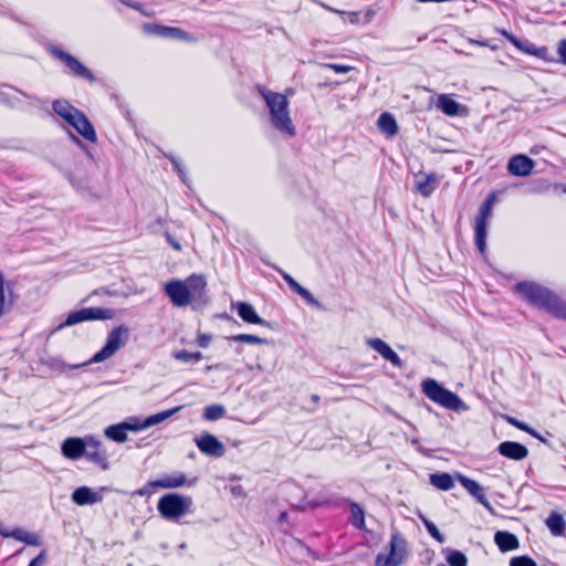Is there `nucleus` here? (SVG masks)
I'll return each instance as SVG.
<instances>
[{
    "mask_svg": "<svg viewBox=\"0 0 566 566\" xmlns=\"http://www.w3.org/2000/svg\"><path fill=\"white\" fill-rule=\"evenodd\" d=\"M352 521L357 527H363L365 523L364 510L356 503L350 505Z\"/></svg>",
    "mask_w": 566,
    "mask_h": 566,
    "instance_id": "ea45409f",
    "label": "nucleus"
},
{
    "mask_svg": "<svg viewBox=\"0 0 566 566\" xmlns=\"http://www.w3.org/2000/svg\"><path fill=\"white\" fill-rule=\"evenodd\" d=\"M237 310L239 316L247 323L250 324H258V325H265V321L261 318L256 312L254 311L253 306L245 302H239L237 304Z\"/></svg>",
    "mask_w": 566,
    "mask_h": 566,
    "instance_id": "4be33fe9",
    "label": "nucleus"
},
{
    "mask_svg": "<svg viewBox=\"0 0 566 566\" xmlns=\"http://www.w3.org/2000/svg\"><path fill=\"white\" fill-rule=\"evenodd\" d=\"M43 364L46 365L48 367H50L51 369H55V370H60V371H64L69 368L74 369V368H78L81 366L86 365L85 363H83V364H78V365H74V366H69L59 358H48V359L43 360Z\"/></svg>",
    "mask_w": 566,
    "mask_h": 566,
    "instance_id": "e433bc0d",
    "label": "nucleus"
},
{
    "mask_svg": "<svg viewBox=\"0 0 566 566\" xmlns=\"http://www.w3.org/2000/svg\"><path fill=\"white\" fill-rule=\"evenodd\" d=\"M406 557V541L398 533H395L390 541V552L388 554H378L376 558V566H400Z\"/></svg>",
    "mask_w": 566,
    "mask_h": 566,
    "instance_id": "6e6552de",
    "label": "nucleus"
},
{
    "mask_svg": "<svg viewBox=\"0 0 566 566\" xmlns=\"http://www.w3.org/2000/svg\"><path fill=\"white\" fill-rule=\"evenodd\" d=\"M212 340V335L210 334H206V333H198L197 334V344L202 347V348H206L210 345Z\"/></svg>",
    "mask_w": 566,
    "mask_h": 566,
    "instance_id": "a18cd8bd",
    "label": "nucleus"
},
{
    "mask_svg": "<svg viewBox=\"0 0 566 566\" xmlns=\"http://www.w3.org/2000/svg\"><path fill=\"white\" fill-rule=\"evenodd\" d=\"M53 109L54 112L61 116L63 119H65L67 123H70L80 112L76 109L73 105H71L67 101H55L53 103Z\"/></svg>",
    "mask_w": 566,
    "mask_h": 566,
    "instance_id": "393cba45",
    "label": "nucleus"
},
{
    "mask_svg": "<svg viewBox=\"0 0 566 566\" xmlns=\"http://www.w3.org/2000/svg\"><path fill=\"white\" fill-rule=\"evenodd\" d=\"M313 400L317 401L318 400V396H313Z\"/></svg>",
    "mask_w": 566,
    "mask_h": 566,
    "instance_id": "bf43d9fd",
    "label": "nucleus"
},
{
    "mask_svg": "<svg viewBox=\"0 0 566 566\" xmlns=\"http://www.w3.org/2000/svg\"><path fill=\"white\" fill-rule=\"evenodd\" d=\"M114 317V310L102 307H86L70 313L65 322L57 326V329H62L67 326H73L86 321H106L112 319Z\"/></svg>",
    "mask_w": 566,
    "mask_h": 566,
    "instance_id": "0eeeda50",
    "label": "nucleus"
},
{
    "mask_svg": "<svg viewBox=\"0 0 566 566\" xmlns=\"http://www.w3.org/2000/svg\"><path fill=\"white\" fill-rule=\"evenodd\" d=\"M510 566H536V563L528 556H517L510 560Z\"/></svg>",
    "mask_w": 566,
    "mask_h": 566,
    "instance_id": "79ce46f5",
    "label": "nucleus"
},
{
    "mask_svg": "<svg viewBox=\"0 0 566 566\" xmlns=\"http://www.w3.org/2000/svg\"><path fill=\"white\" fill-rule=\"evenodd\" d=\"M106 488L102 486L93 490L88 486H80L72 493V501L77 505H93L101 503L104 499Z\"/></svg>",
    "mask_w": 566,
    "mask_h": 566,
    "instance_id": "9d476101",
    "label": "nucleus"
},
{
    "mask_svg": "<svg viewBox=\"0 0 566 566\" xmlns=\"http://www.w3.org/2000/svg\"><path fill=\"white\" fill-rule=\"evenodd\" d=\"M319 4H321L323 8H325L326 10L331 11V12L337 13V14H339V15H342V14H346V11H340V10H338V9L332 8V7H329V6L325 4V3H322V2H321Z\"/></svg>",
    "mask_w": 566,
    "mask_h": 566,
    "instance_id": "603ef678",
    "label": "nucleus"
},
{
    "mask_svg": "<svg viewBox=\"0 0 566 566\" xmlns=\"http://www.w3.org/2000/svg\"><path fill=\"white\" fill-rule=\"evenodd\" d=\"M557 52H558V55H559V60H560L564 64H566V39H565V40H562V41L558 43Z\"/></svg>",
    "mask_w": 566,
    "mask_h": 566,
    "instance_id": "09e8293b",
    "label": "nucleus"
},
{
    "mask_svg": "<svg viewBox=\"0 0 566 566\" xmlns=\"http://www.w3.org/2000/svg\"><path fill=\"white\" fill-rule=\"evenodd\" d=\"M143 31L147 34L157 35L161 38H172L182 41L191 42L193 39L190 34L178 28L165 27L157 23H146L143 25Z\"/></svg>",
    "mask_w": 566,
    "mask_h": 566,
    "instance_id": "9b49d317",
    "label": "nucleus"
},
{
    "mask_svg": "<svg viewBox=\"0 0 566 566\" xmlns=\"http://www.w3.org/2000/svg\"><path fill=\"white\" fill-rule=\"evenodd\" d=\"M193 502L190 496L179 493L163 495L157 504V510L163 518L177 522L192 512Z\"/></svg>",
    "mask_w": 566,
    "mask_h": 566,
    "instance_id": "39448f33",
    "label": "nucleus"
},
{
    "mask_svg": "<svg viewBox=\"0 0 566 566\" xmlns=\"http://www.w3.org/2000/svg\"><path fill=\"white\" fill-rule=\"evenodd\" d=\"M69 124L72 125L85 139L90 142L96 140V134L92 124L81 111Z\"/></svg>",
    "mask_w": 566,
    "mask_h": 566,
    "instance_id": "aec40b11",
    "label": "nucleus"
},
{
    "mask_svg": "<svg viewBox=\"0 0 566 566\" xmlns=\"http://www.w3.org/2000/svg\"><path fill=\"white\" fill-rule=\"evenodd\" d=\"M375 15H376V10L373 8H368L365 11H360V12H346V14H342L343 21L349 22L352 24H358V23L367 24L374 19Z\"/></svg>",
    "mask_w": 566,
    "mask_h": 566,
    "instance_id": "b1692460",
    "label": "nucleus"
},
{
    "mask_svg": "<svg viewBox=\"0 0 566 566\" xmlns=\"http://www.w3.org/2000/svg\"><path fill=\"white\" fill-rule=\"evenodd\" d=\"M171 161L174 164L175 169L178 171L180 178L184 180V171L180 167V164L176 159H172Z\"/></svg>",
    "mask_w": 566,
    "mask_h": 566,
    "instance_id": "864d4df0",
    "label": "nucleus"
},
{
    "mask_svg": "<svg viewBox=\"0 0 566 566\" xmlns=\"http://www.w3.org/2000/svg\"><path fill=\"white\" fill-rule=\"evenodd\" d=\"M506 420L509 423L518 428L520 430H523L533 437H537L536 432L531 427H528L526 423H523L513 417H506Z\"/></svg>",
    "mask_w": 566,
    "mask_h": 566,
    "instance_id": "37998d69",
    "label": "nucleus"
},
{
    "mask_svg": "<svg viewBox=\"0 0 566 566\" xmlns=\"http://www.w3.org/2000/svg\"><path fill=\"white\" fill-rule=\"evenodd\" d=\"M172 357L177 360H181V361H190L191 360V353L185 350V349H181V350H176L172 353Z\"/></svg>",
    "mask_w": 566,
    "mask_h": 566,
    "instance_id": "de8ad7c7",
    "label": "nucleus"
},
{
    "mask_svg": "<svg viewBox=\"0 0 566 566\" xmlns=\"http://www.w3.org/2000/svg\"><path fill=\"white\" fill-rule=\"evenodd\" d=\"M0 534L4 537H13L29 545L38 544V536L35 534L29 533L21 528L13 530L12 532L0 531Z\"/></svg>",
    "mask_w": 566,
    "mask_h": 566,
    "instance_id": "c85d7f7f",
    "label": "nucleus"
},
{
    "mask_svg": "<svg viewBox=\"0 0 566 566\" xmlns=\"http://www.w3.org/2000/svg\"><path fill=\"white\" fill-rule=\"evenodd\" d=\"M180 409H181V407L179 406V407H176V408H172V409H168V410L158 412L156 415L149 416L146 419H144V426H146V429L150 428L153 426H156V424L167 420L171 416H174Z\"/></svg>",
    "mask_w": 566,
    "mask_h": 566,
    "instance_id": "7c9ffc66",
    "label": "nucleus"
},
{
    "mask_svg": "<svg viewBox=\"0 0 566 566\" xmlns=\"http://www.w3.org/2000/svg\"><path fill=\"white\" fill-rule=\"evenodd\" d=\"M422 392L437 405L455 411H467L469 407L454 392L442 387L437 380L427 378L421 384Z\"/></svg>",
    "mask_w": 566,
    "mask_h": 566,
    "instance_id": "20e7f679",
    "label": "nucleus"
},
{
    "mask_svg": "<svg viewBox=\"0 0 566 566\" xmlns=\"http://www.w3.org/2000/svg\"><path fill=\"white\" fill-rule=\"evenodd\" d=\"M86 454H87V457H88L90 459H93V460H95V461H103V460H105V454H104V453H101V452H99V450H92V451H91V450H88V451L86 452Z\"/></svg>",
    "mask_w": 566,
    "mask_h": 566,
    "instance_id": "8fccbe9b",
    "label": "nucleus"
},
{
    "mask_svg": "<svg viewBox=\"0 0 566 566\" xmlns=\"http://www.w3.org/2000/svg\"><path fill=\"white\" fill-rule=\"evenodd\" d=\"M429 479L434 488L442 491H449L454 486L453 478L449 473H433Z\"/></svg>",
    "mask_w": 566,
    "mask_h": 566,
    "instance_id": "bb28decb",
    "label": "nucleus"
},
{
    "mask_svg": "<svg viewBox=\"0 0 566 566\" xmlns=\"http://www.w3.org/2000/svg\"><path fill=\"white\" fill-rule=\"evenodd\" d=\"M164 291L177 307L191 305L199 308L209 302L207 280L202 274H191L186 280H170L164 285Z\"/></svg>",
    "mask_w": 566,
    "mask_h": 566,
    "instance_id": "f257e3e1",
    "label": "nucleus"
},
{
    "mask_svg": "<svg viewBox=\"0 0 566 566\" xmlns=\"http://www.w3.org/2000/svg\"><path fill=\"white\" fill-rule=\"evenodd\" d=\"M168 243L176 250V251H181V245L179 244L178 241H176L168 232L165 234Z\"/></svg>",
    "mask_w": 566,
    "mask_h": 566,
    "instance_id": "3c124183",
    "label": "nucleus"
},
{
    "mask_svg": "<svg viewBox=\"0 0 566 566\" xmlns=\"http://www.w3.org/2000/svg\"><path fill=\"white\" fill-rule=\"evenodd\" d=\"M379 129L388 136H395L397 134L398 127L396 119L388 113H384L379 116L377 120Z\"/></svg>",
    "mask_w": 566,
    "mask_h": 566,
    "instance_id": "cd10ccee",
    "label": "nucleus"
},
{
    "mask_svg": "<svg viewBox=\"0 0 566 566\" xmlns=\"http://www.w3.org/2000/svg\"><path fill=\"white\" fill-rule=\"evenodd\" d=\"M535 163L526 155H515L507 164V170L511 175L517 177H527L532 174Z\"/></svg>",
    "mask_w": 566,
    "mask_h": 566,
    "instance_id": "2eb2a0df",
    "label": "nucleus"
},
{
    "mask_svg": "<svg viewBox=\"0 0 566 566\" xmlns=\"http://www.w3.org/2000/svg\"><path fill=\"white\" fill-rule=\"evenodd\" d=\"M258 93L265 103L271 126L282 135L294 137L296 135V126L290 113V102L287 98L291 91H287L286 94H282L264 86H259Z\"/></svg>",
    "mask_w": 566,
    "mask_h": 566,
    "instance_id": "f03ea898",
    "label": "nucleus"
},
{
    "mask_svg": "<svg viewBox=\"0 0 566 566\" xmlns=\"http://www.w3.org/2000/svg\"><path fill=\"white\" fill-rule=\"evenodd\" d=\"M436 105L448 116H458L467 113L465 106L461 105L447 94L439 95Z\"/></svg>",
    "mask_w": 566,
    "mask_h": 566,
    "instance_id": "a211bd4d",
    "label": "nucleus"
},
{
    "mask_svg": "<svg viewBox=\"0 0 566 566\" xmlns=\"http://www.w3.org/2000/svg\"><path fill=\"white\" fill-rule=\"evenodd\" d=\"M366 344L381 355L386 360L390 361L395 367H401L402 361L400 357L392 350V348L380 338H368Z\"/></svg>",
    "mask_w": 566,
    "mask_h": 566,
    "instance_id": "dca6fc26",
    "label": "nucleus"
},
{
    "mask_svg": "<svg viewBox=\"0 0 566 566\" xmlns=\"http://www.w3.org/2000/svg\"><path fill=\"white\" fill-rule=\"evenodd\" d=\"M104 434L108 439L119 443L125 442L127 440V429L125 424H123L122 422L107 427L104 430Z\"/></svg>",
    "mask_w": 566,
    "mask_h": 566,
    "instance_id": "c756f323",
    "label": "nucleus"
},
{
    "mask_svg": "<svg viewBox=\"0 0 566 566\" xmlns=\"http://www.w3.org/2000/svg\"><path fill=\"white\" fill-rule=\"evenodd\" d=\"M514 291L534 306L544 310L558 318L566 319V303L554 292L535 282H520Z\"/></svg>",
    "mask_w": 566,
    "mask_h": 566,
    "instance_id": "7ed1b4c3",
    "label": "nucleus"
},
{
    "mask_svg": "<svg viewBox=\"0 0 566 566\" xmlns=\"http://www.w3.org/2000/svg\"><path fill=\"white\" fill-rule=\"evenodd\" d=\"M546 525L554 535H562L566 523L559 514H551L546 520Z\"/></svg>",
    "mask_w": 566,
    "mask_h": 566,
    "instance_id": "473e14b6",
    "label": "nucleus"
},
{
    "mask_svg": "<svg viewBox=\"0 0 566 566\" xmlns=\"http://www.w3.org/2000/svg\"><path fill=\"white\" fill-rule=\"evenodd\" d=\"M326 69L333 70L336 73H348L354 67L349 65L336 64V63H326L323 65Z\"/></svg>",
    "mask_w": 566,
    "mask_h": 566,
    "instance_id": "c03bdc74",
    "label": "nucleus"
},
{
    "mask_svg": "<svg viewBox=\"0 0 566 566\" xmlns=\"http://www.w3.org/2000/svg\"><path fill=\"white\" fill-rule=\"evenodd\" d=\"M202 359V354L200 352L191 353V360L199 361Z\"/></svg>",
    "mask_w": 566,
    "mask_h": 566,
    "instance_id": "6e6d98bb",
    "label": "nucleus"
},
{
    "mask_svg": "<svg viewBox=\"0 0 566 566\" xmlns=\"http://www.w3.org/2000/svg\"><path fill=\"white\" fill-rule=\"evenodd\" d=\"M12 306L11 293L6 292L4 276L0 273V317L4 315Z\"/></svg>",
    "mask_w": 566,
    "mask_h": 566,
    "instance_id": "2f4dec72",
    "label": "nucleus"
},
{
    "mask_svg": "<svg viewBox=\"0 0 566 566\" xmlns=\"http://www.w3.org/2000/svg\"><path fill=\"white\" fill-rule=\"evenodd\" d=\"M231 340L237 343H248V344H268V339L261 338L255 335L250 334H238L230 337Z\"/></svg>",
    "mask_w": 566,
    "mask_h": 566,
    "instance_id": "4c0bfd02",
    "label": "nucleus"
},
{
    "mask_svg": "<svg viewBox=\"0 0 566 566\" xmlns=\"http://www.w3.org/2000/svg\"><path fill=\"white\" fill-rule=\"evenodd\" d=\"M497 450L501 455L516 461L525 459L528 454L526 447L513 441L502 442Z\"/></svg>",
    "mask_w": 566,
    "mask_h": 566,
    "instance_id": "6ab92c4d",
    "label": "nucleus"
},
{
    "mask_svg": "<svg viewBox=\"0 0 566 566\" xmlns=\"http://www.w3.org/2000/svg\"><path fill=\"white\" fill-rule=\"evenodd\" d=\"M122 423L125 424L127 431H139L146 429V426H144V420L138 418H130L126 421H123Z\"/></svg>",
    "mask_w": 566,
    "mask_h": 566,
    "instance_id": "a19ab883",
    "label": "nucleus"
},
{
    "mask_svg": "<svg viewBox=\"0 0 566 566\" xmlns=\"http://www.w3.org/2000/svg\"><path fill=\"white\" fill-rule=\"evenodd\" d=\"M54 54L65 63L70 72L73 73L75 76L83 77L90 82L95 81V77L92 74V72L74 56L60 50H54Z\"/></svg>",
    "mask_w": 566,
    "mask_h": 566,
    "instance_id": "ddd939ff",
    "label": "nucleus"
},
{
    "mask_svg": "<svg viewBox=\"0 0 566 566\" xmlns=\"http://www.w3.org/2000/svg\"><path fill=\"white\" fill-rule=\"evenodd\" d=\"M129 337V328L120 325L109 332L103 348L97 352L85 364L102 363L114 356L122 347H124Z\"/></svg>",
    "mask_w": 566,
    "mask_h": 566,
    "instance_id": "423d86ee",
    "label": "nucleus"
},
{
    "mask_svg": "<svg viewBox=\"0 0 566 566\" xmlns=\"http://www.w3.org/2000/svg\"><path fill=\"white\" fill-rule=\"evenodd\" d=\"M198 449L211 457H221L224 453V446L214 436L210 433L202 434L195 439Z\"/></svg>",
    "mask_w": 566,
    "mask_h": 566,
    "instance_id": "4468645a",
    "label": "nucleus"
},
{
    "mask_svg": "<svg viewBox=\"0 0 566 566\" xmlns=\"http://www.w3.org/2000/svg\"><path fill=\"white\" fill-rule=\"evenodd\" d=\"M494 542L502 552L514 551L518 547L517 537L509 532H496L494 535Z\"/></svg>",
    "mask_w": 566,
    "mask_h": 566,
    "instance_id": "5701e85b",
    "label": "nucleus"
},
{
    "mask_svg": "<svg viewBox=\"0 0 566 566\" xmlns=\"http://www.w3.org/2000/svg\"><path fill=\"white\" fill-rule=\"evenodd\" d=\"M493 197L488 198L480 207L479 214L475 218V243L481 254L486 249L488 220L492 214Z\"/></svg>",
    "mask_w": 566,
    "mask_h": 566,
    "instance_id": "1a4fd4ad",
    "label": "nucleus"
},
{
    "mask_svg": "<svg viewBox=\"0 0 566 566\" xmlns=\"http://www.w3.org/2000/svg\"><path fill=\"white\" fill-rule=\"evenodd\" d=\"M41 565V557H35L34 559L31 560V563L29 564V566H40Z\"/></svg>",
    "mask_w": 566,
    "mask_h": 566,
    "instance_id": "4d7b16f0",
    "label": "nucleus"
},
{
    "mask_svg": "<svg viewBox=\"0 0 566 566\" xmlns=\"http://www.w3.org/2000/svg\"><path fill=\"white\" fill-rule=\"evenodd\" d=\"M419 518L422 521V523L424 524L428 533L434 538L437 539L439 543H443L444 542V537L443 535L439 532V530L437 528V526L430 522L423 514L419 513Z\"/></svg>",
    "mask_w": 566,
    "mask_h": 566,
    "instance_id": "58836bf2",
    "label": "nucleus"
},
{
    "mask_svg": "<svg viewBox=\"0 0 566 566\" xmlns=\"http://www.w3.org/2000/svg\"><path fill=\"white\" fill-rule=\"evenodd\" d=\"M147 488H150V486L147 484V486H146V488H143V489L137 490L134 494H137V495H139V496L147 495V494H149V491H148V489H147Z\"/></svg>",
    "mask_w": 566,
    "mask_h": 566,
    "instance_id": "5fc2aeb1",
    "label": "nucleus"
},
{
    "mask_svg": "<svg viewBox=\"0 0 566 566\" xmlns=\"http://www.w3.org/2000/svg\"><path fill=\"white\" fill-rule=\"evenodd\" d=\"M226 415V408L222 405H210L205 408L203 418L208 421L221 419Z\"/></svg>",
    "mask_w": 566,
    "mask_h": 566,
    "instance_id": "c9c22d12",
    "label": "nucleus"
},
{
    "mask_svg": "<svg viewBox=\"0 0 566 566\" xmlns=\"http://www.w3.org/2000/svg\"><path fill=\"white\" fill-rule=\"evenodd\" d=\"M62 453L69 459H78L85 453V442L81 438H67L62 444Z\"/></svg>",
    "mask_w": 566,
    "mask_h": 566,
    "instance_id": "412c9836",
    "label": "nucleus"
},
{
    "mask_svg": "<svg viewBox=\"0 0 566 566\" xmlns=\"http://www.w3.org/2000/svg\"><path fill=\"white\" fill-rule=\"evenodd\" d=\"M503 34L507 38V40L514 44L516 48L530 53V54H533V55H536V56H544L546 53H547V49L546 48H535V46H527V48H523L520 43V41L512 34H509L507 32H503Z\"/></svg>",
    "mask_w": 566,
    "mask_h": 566,
    "instance_id": "72a5a7b5",
    "label": "nucleus"
},
{
    "mask_svg": "<svg viewBox=\"0 0 566 566\" xmlns=\"http://www.w3.org/2000/svg\"><path fill=\"white\" fill-rule=\"evenodd\" d=\"M457 479L460 482V484L473 497H475L483 506H485L486 509L491 507L490 502L488 501V499L485 496V492H484L483 486H481L476 481H474V480H472V479H470V478H468L465 475H462V474H458Z\"/></svg>",
    "mask_w": 566,
    "mask_h": 566,
    "instance_id": "f3484780",
    "label": "nucleus"
},
{
    "mask_svg": "<svg viewBox=\"0 0 566 566\" xmlns=\"http://www.w3.org/2000/svg\"><path fill=\"white\" fill-rule=\"evenodd\" d=\"M279 271L282 274L284 281L289 284V286L294 292H296L302 297H304V298H306L308 301H312V295H311V293L307 290L302 287L290 274L283 272L282 270H279Z\"/></svg>",
    "mask_w": 566,
    "mask_h": 566,
    "instance_id": "f704fd0d",
    "label": "nucleus"
},
{
    "mask_svg": "<svg viewBox=\"0 0 566 566\" xmlns=\"http://www.w3.org/2000/svg\"><path fill=\"white\" fill-rule=\"evenodd\" d=\"M197 483V478L188 479L185 473H174L158 480L148 482L149 486L159 489H178L185 485L193 486Z\"/></svg>",
    "mask_w": 566,
    "mask_h": 566,
    "instance_id": "f8f14e48",
    "label": "nucleus"
},
{
    "mask_svg": "<svg viewBox=\"0 0 566 566\" xmlns=\"http://www.w3.org/2000/svg\"><path fill=\"white\" fill-rule=\"evenodd\" d=\"M232 493L235 494V495H241L242 494V489L241 486H235L232 489Z\"/></svg>",
    "mask_w": 566,
    "mask_h": 566,
    "instance_id": "13d9d810",
    "label": "nucleus"
},
{
    "mask_svg": "<svg viewBox=\"0 0 566 566\" xmlns=\"http://www.w3.org/2000/svg\"><path fill=\"white\" fill-rule=\"evenodd\" d=\"M436 187L437 177L434 175H423L417 179L416 188L423 197L430 196Z\"/></svg>",
    "mask_w": 566,
    "mask_h": 566,
    "instance_id": "a878e982",
    "label": "nucleus"
},
{
    "mask_svg": "<svg viewBox=\"0 0 566 566\" xmlns=\"http://www.w3.org/2000/svg\"><path fill=\"white\" fill-rule=\"evenodd\" d=\"M84 442H85V449H88V450H91V449L99 450V448L102 447V442L94 437H86L84 439Z\"/></svg>",
    "mask_w": 566,
    "mask_h": 566,
    "instance_id": "49530a36",
    "label": "nucleus"
}]
</instances>
